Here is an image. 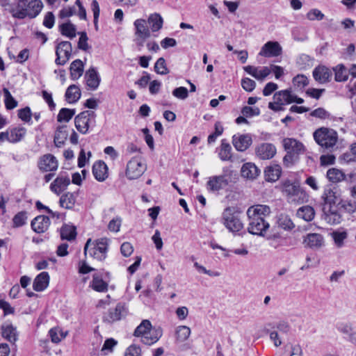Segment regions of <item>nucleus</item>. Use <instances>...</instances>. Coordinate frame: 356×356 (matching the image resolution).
Returning <instances> with one entry per match:
<instances>
[{
    "label": "nucleus",
    "mask_w": 356,
    "mask_h": 356,
    "mask_svg": "<svg viewBox=\"0 0 356 356\" xmlns=\"http://www.w3.org/2000/svg\"><path fill=\"white\" fill-rule=\"evenodd\" d=\"M110 240L108 238H101L92 243L88 238L84 246V254H88L91 257L103 261L106 259Z\"/></svg>",
    "instance_id": "obj_1"
},
{
    "label": "nucleus",
    "mask_w": 356,
    "mask_h": 356,
    "mask_svg": "<svg viewBox=\"0 0 356 356\" xmlns=\"http://www.w3.org/2000/svg\"><path fill=\"white\" fill-rule=\"evenodd\" d=\"M281 191L291 203H302L305 201L306 194L300 188L298 181L286 179L282 183Z\"/></svg>",
    "instance_id": "obj_2"
},
{
    "label": "nucleus",
    "mask_w": 356,
    "mask_h": 356,
    "mask_svg": "<svg viewBox=\"0 0 356 356\" xmlns=\"http://www.w3.org/2000/svg\"><path fill=\"white\" fill-rule=\"evenodd\" d=\"M152 323L149 320H143L136 328L134 335L141 337V341L147 345L156 343L161 336V332L152 330Z\"/></svg>",
    "instance_id": "obj_3"
},
{
    "label": "nucleus",
    "mask_w": 356,
    "mask_h": 356,
    "mask_svg": "<svg viewBox=\"0 0 356 356\" xmlns=\"http://www.w3.org/2000/svg\"><path fill=\"white\" fill-rule=\"evenodd\" d=\"M315 141L325 149H332L336 145L338 140V134L332 129L321 127L314 132Z\"/></svg>",
    "instance_id": "obj_4"
},
{
    "label": "nucleus",
    "mask_w": 356,
    "mask_h": 356,
    "mask_svg": "<svg viewBox=\"0 0 356 356\" xmlns=\"http://www.w3.org/2000/svg\"><path fill=\"white\" fill-rule=\"evenodd\" d=\"M222 221L225 227L232 232H238L243 228L240 213L235 207H227L222 212Z\"/></svg>",
    "instance_id": "obj_5"
},
{
    "label": "nucleus",
    "mask_w": 356,
    "mask_h": 356,
    "mask_svg": "<svg viewBox=\"0 0 356 356\" xmlns=\"http://www.w3.org/2000/svg\"><path fill=\"white\" fill-rule=\"evenodd\" d=\"M147 170V165L141 157H133L127 164L126 177L129 179H136L141 177Z\"/></svg>",
    "instance_id": "obj_6"
},
{
    "label": "nucleus",
    "mask_w": 356,
    "mask_h": 356,
    "mask_svg": "<svg viewBox=\"0 0 356 356\" xmlns=\"http://www.w3.org/2000/svg\"><path fill=\"white\" fill-rule=\"evenodd\" d=\"M96 114L92 111H85L80 113L74 118L76 129L82 134L88 133L90 126L95 123Z\"/></svg>",
    "instance_id": "obj_7"
},
{
    "label": "nucleus",
    "mask_w": 356,
    "mask_h": 356,
    "mask_svg": "<svg viewBox=\"0 0 356 356\" xmlns=\"http://www.w3.org/2000/svg\"><path fill=\"white\" fill-rule=\"evenodd\" d=\"M72 51V47L70 42L62 41L59 42L56 47V64L64 65L71 58Z\"/></svg>",
    "instance_id": "obj_8"
},
{
    "label": "nucleus",
    "mask_w": 356,
    "mask_h": 356,
    "mask_svg": "<svg viewBox=\"0 0 356 356\" xmlns=\"http://www.w3.org/2000/svg\"><path fill=\"white\" fill-rule=\"evenodd\" d=\"M270 213V208L264 204L251 206L246 211L248 220H256L261 222V220H266V218L268 217Z\"/></svg>",
    "instance_id": "obj_9"
},
{
    "label": "nucleus",
    "mask_w": 356,
    "mask_h": 356,
    "mask_svg": "<svg viewBox=\"0 0 356 356\" xmlns=\"http://www.w3.org/2000/svg\"><path fill=\"white\" fill-rule=\"evenodd\" d=\"M302 244L306 248L316 250L325 245L324 237L321 234L309 233L303 237Z\"/></svg>",
    "instance_id": "obj_10"
},
{
    "label": "nucleus",
    "mask_w": 356,
    "mask_h": 356,
    "mask_svg": "<svg viewBox=\"0 0 356 356\" xmlns=\"http://www.w3.org/2000/svg\"><path fill=\"white\" fill-rule=\"evenodd\" d=\"M229 183V180L226 175L212 176L207 183V188L210 192H218L225 189Z\"/></svg>",
    "instance_id": "obj_11"
},
{
    "label": "nucleus",
    "mask_w": 356,
    "mask_h": 356,
    "mask_svg": "<svg viewBox=\"0 0 356 356\" xmlns=\"http://www.w3.org/2000/svg\"><path fill=\"white\" fill-rule=\"evenodd\" d=\"M324 207H334L340 200L339 190L336 187L327 186L324 188L321 196Z\"/></svg>",
    "instance_id": "obj_12"
},
{
    "label": "nucleus",
    "mask_w": 356,
    "mask_h": 356,
    "mask_svg": "<svg viewBox=\"0 0 356 356\" xmlns=\"http://www.w3.org/2000/svg\"><path fill=\"white\" fill-rule=\"evenodd\" d=\"M38 167L42 172L56 171L58 169V163L54 155L47 154L39 159Z\"/></svg>",
    "instance_id": "obj_13"
},
{
    "label": "nucleus",
    "mask_w": 356,
    "mask_h": 356,
    "mask_svg": "<svg viewBox=\"0 0 356 356\" xmlns=\"http://www.w3.org/2000/svg\"><path fill=\"white\" fill-rule=\"evenodd\" d=\"M322 218L331 225L340 224L343 220L342 215L334 207H323Z\"/></svg>",
    "instance_id": "obj_14"
},
{
    "label": "nucleus",
    "mask_w": 356,
    "mask_h": 356,
    "mask_svg": "<svg viewBox=\"0 0 356 356\" xmlns=\"http://www.w3.org/2000/svg\"><path fill=\"white\" fill-rule=\"evenodd\" d=\"M282 144L286 152H289L298 156L305 152L303 144L294 138H286L283 140Z\"/></svg>",
    "instance_id": "obj_15"
},
{
    "label": "nucleus",
    "mask_w": 356,
    "mask_h": 356,
    "mask_svg": "<svg viewBox=\"0 0 356 356\" xmlns=\"http://www.w3.org/2000/svg\"><path fill=\"white\" fill-rule=\"evenodd\" d=\"M282 51V47L277 42L269 41L261 47L259 55L266 58L275 57L281 55Z\"/></svg>",
    "instance_id": "obj_16"
},
{
    "label": "nucleus",
    "mask_w": 356,
    "mask_h": 356,
    "mask_svg": "<svg viewBox=\"0 0 356 356\" xmlns=\"http://www.w3.org/2000/svg\"><path fill=\"white\" fill-rule=\"evenodd\" d=\"M252 143V137L249 134H235L232 136V144L238 152L245 151Z\"/></svg>",
    "instance_id": "obj_17"
},
{
    "label": "nucleus",
    "mask_w": 356,
    "mask_h": 356,
    "mask_svg": "<svg viewBox=\"0 0 356 356\" xmlns=\"http://www.w3.org/2000/svg\"><path fill=\"white\" fill-rule=\"evenodd\" d=\"M248 220V230L252 234L264 236L270 227L266 220H261V222L256 220Z\"/></svg>",
    "instance_id": "obj_18"
},
{
    "label": "nucleus",
    "mask_w": 356,
    "mask_h": 356,
    "mask_svg": "<svg viewBox=\"0 0 356 356\" xmlns=\"http://www.w3.org/2000/svg\"><path fill=\"white\" fill-rule=\"evenodd\" d=\"M127 310L124 303H118L115 308L111 309L108 314L104 316L106 321L114 322L120 320L127 315Z\"/></svg>",
    "instance_id": "obj_19"
},
{
    "label": "nucleus",
    "mask_w": 356,
    "mask_h": 356,
    "mask_svg": "<svg viewBox=\"0 0 356 356\" xmlns=\"http://www.w3.org/2000/svg\"><path fill=\"white\" fill-rule=\"evenodd\" d=\"M70 184V177L66 175L60 174L51 184L50 189L54 193L59 195L67 188Z\"/></svg>",
    "instance_id": "obj_20"
},
{
    "label": "nucleus",
    "mask_w": 356,
    "mask_h": 356,
    "mask_svg": "<svg viewBox=\"0 0 356 356\" xmlns=\"http://www.w3.org/2000/svg\"><path fill=\"white\" fill-rule=\"evenodd\" d=\"M243 70L245 72L259 81L264 80L271 73V70L266 66L262 67H257L252 65H247L243 67Z\"/></svg>",
    "instance_id": "obj_21"
},
{
    "label": "nucleus",
    "mask_w": 356,
    "mask_h": 356,
    "mask_svg": "<svg viewBox=\"0 0 356 356\" xmlns=\"http://www.w3.org/2000/svg\"><path fill=\"white\" fill-rule=\"evenodd\" d=\"M31 225L35 232L38 234L44 233L50 225L49 218L43 215L38 216L31 221Z\"/></svg>",
    "instance_id": "obj_22"
},
{
    "label": "nucleus",
    "mask_w": 356,
    "mask_h": 356,
    "mask_svg": "<svg viewBox=\"0 0 356 356\" xmlns=\"http://www.w3.org/2000/svg\"><path fill=\"white\" fill-rule=\"evenodd\" d=\"M256 154L261 159H270L276 154V148L271 143H262L257 147Z\"/></svg>",
    "instance_id": "obj_23"
},
{
    "label": "nucleus",
    "mask_w": 356,
    "mask_h": 356,
    "mask_svg": "<svg viewBox=\"0 0 356 356\" xmlns=\"http://www.w3.org/2000/svg\"><path fill=\"white\" fill-rule=\"evenodd\" d=\"M332 73V71L324 65H319L313 71L314 79L320 83H325L330 80Z\"/></svg>",
    "instance_id": "obj_24"
},
{
    "label": "nucleus",
    "mask_w": 356,
    "mask_h": 356,
    "mask_svg": "<svg viewBox=\"0 0 356 356\" xmlns=\"http://www.w3.org/2000/svg\"><path fill=\"white\" fill-rule=\"evenodd\" d=\"M43 3L41 0H26V17L31 19L36 17L41 12Z\"/></svg>",
    "instance_id": "obj_25"
},
{
    "label": "nucleus",
    "mask_w": 356,
    "mask_h": 356,
    "mask_svg": "<svg viewBox=\"0 0 356 356\" xmlns=\"http://www.w3.org/2000/svg\"><path fill=\"white\" fill-rule=\"evenodd\" d=\"M92 173L95 179L99 181H104L108 175L106 164L102 161L95 162L92 166Z\"/></svg>",
    "instance_id": "obj_26"
},
{
    "label": "nucleus",
    "mask_w": 356,
    "mask_h": 356,
    "mask_svg": "<svg viewBox=\"0 0 356 356\" xmlns=\"http://www.w3.org/2000/svg\"><path fill=\"white\" fill-rule=\"evenodd\" d=\"M70 128L67 125L58 127L56 130L54 142L57 147H62L69 135Z\"/></svg>",
    "instance_id": "obj_27"
},
{
    "label": "nucleus",
    "mask_w": 356,
    "mask_h": 356,
    "mask_svg": "<svg viewBox=\"0 0 356 356\" xmlns=\"http://www.w3.org/2000/svg\"><path fill=\"white\" fill-rule=\"evenodd\" d=\"M87 86L92 90H96L100 83V77L95 67H90L85 74Z\"/></svg>",
    "instance_id": "obj_28"
},
{
    "label": "nucleus",
    "mask_w": 356,
    "mask_h": 356,
    "mask_svg": "<svg viewBox=\"0 0 356 356\" xmlns=\"http://www.w3.org/2000/svg\"><path fill=\"white\" fill-rule=\"evenodd\" d=\"M49 283V273L47 272H42L35 278L33 288L35 291H42L48 286Z\"/></svg>",
    "instance_id": "obj_29"
},
{
    "label": "nucleus",
    "mask_w": 356,
    "mask_h": 356,
    "mask_svg": "<svg viewBox=\"0 0 356 356\" xmlns=\"http://www.w3.org/2000/svg\"><path fill=\"white\" fill-rule=\"evenodd\" d=\"M1 336L10 343H15L17 340L16 328L11 324L6 323L1 325Z\"/></svg>",
    "instance_id": "obj_30"
},
{
    "label": "nucleus",
    "mask_w": 356,
    "mask_h": 356,
    "mask_svg": "<svg viewBox=\"0 0 356 356\" xmlns=\"http://www.w3.org/2000/svg\"><path fill=\"white\" fill-rule=\"evenodd\" d=\"M134 25L135 26V34L141 39H147L150 37V31L147 27V22L143 19H136Z\"/></svg>",
    "instance_id": "obj_31"
},
{
    "label": "nucleus",
    "mask_w": 356,
    "mask_h": 356,
    "mask_svg": "<svg viewBox=\"0 0 356 356\" xmlns=\"http://www.w3.org/2000/svg\"><path fill=\"white\" fill-rule=\"evenodd\" d=\"M259 172L260 170L252 163H246L241 168V175L247 179H254L259 175Z\"/></svg>",
    "instance_id": "obj_32"
},
{
    "label": "nucleus",
    "mask_w": 356,
    "mask_h": 356,
    "mask_svg": "<svg viewBox=\"0 0 356 356\" xmlns=\"http://www.w3.org/2000/svg\"><path fill=\"white\" fill-rule=\"evenodd\" d=\"M292 98L293 94L291 90L289 89L276 92L273 95V100L283 105L293 103Z\"/></svg>",
    "instance_id": "obj_33"
},
{
    "label": "nucleus",
    "mask_w": 356,
    "mask_h": 356,
    "mask_svg": "<svg viewBox=\"0 0 356 356\" xmlns=\"http://www.w3.org/2000/svg\"><path fill=\"white\" fill-rule=\"evenodd\" d=\"M282 172L281 167L279 165L268 166L265 171V177L267 181H276L280 177Z\"/></svg>",
    "instance_id": "obj_34"
},
{
    "label": "nucleus",
    "mask_w": 356,
    "mask_h": 356,
    "mask_svg": "<svg viewBox=\"0 0 356 356\" xmlns=\"http://www.w3.org/2000/svg\"><path fill=\"white\" fill-rule=\"evenodd\" d=\"M26 0H18L15 7L10 10L13 17L17 19H22L26 17Z\"/></svg>",
    "instance_id": "obj_35"
},
{
    "label": "nucleus",
    "mask_w": 356,
    "mask_h": 356,
    "mask_svg": "<svg viewBox=\"0 0 356 356\" xmlns=\"http://www.w3.org/2000/svg\"><path fill=\"white\" fill-rule=\"evenodd\" d=\"M81 97V90L76 85L70 86L65 92L66 101L70 104L76 102Z\"/></svg>",
    "instance_id": "obj_36"
},
{
    "label": "nucleus",
    "mask_w": 356,
    "mask_h": 356,
    "mask_svg": "<svg viewBox=\"0 0 356 356\" xmlns=\"http://www.w3.org/2000/svg\"><path fill=\"white\" fill-rule=\"evenodd\" d=\"M70 76L73 80L79 79L83 72V63L80 59L74 60L70 67Z\"/></svg>",
    "instance_id": "obj_37"
},
{
    "label": "nucleus",
    "mask_w": 356,
    "mask_h": 356,
    "mask_svg": "<svg viewBox=\"0 0 356 356\" xmlns=\"http://www.w3.org/2000/svg\"><path fill=\"white\" fill-rule=\"evenodd\" d=\"M296 215L298 218L309 222L314 219L315 211L313 207L307 205L300 207L297 210Z\"/></svg>",
    "instance_id": "obj_38"
},
{
    "label": "nucleus",
    "mask_w": 356,
    "mask_h": 356,
    "mask_svg": "<svg viewBox=\"0 0 356 356\" xmlns=\"http://www.w3.org/2000/svg\"><path fill=\"white\" fill-rule=\"evenodd\" d=\"M9 142L15 143L19 142L25 136L26 129L24 127H15L8 131Z\"/></svg>",
    "instance_id": "obj_39"
},
{
    "label": "nucleus",
    "mask_w": 356,
    "mask_h": 356,
    "mask_svg": "<svg viewBox=\"0 0 356 356\" xmlns=\"http://www.w3.org/2000/svg\"><path fill=\"white\" fill-rule=\"evenodd\" d=\"M76 236V227L70 225H64L60 228V238L69 241L75 239Z\"/></svg>",
    "instance_id": "obj_40"
},
{
    "label": "nucleus",
    "mask_w": 356,
    "mask_h": 356,
    "mask_svg": "<svg viewBox=\"0 0 356 356\" xmlns=\"http://www.w3.org/2000/svg\"><path fill=\"white\" fill-rule=\"evenodd\" d=\"M218 156L222 161H230L232 159V147L225 139L221 140Z\"/></svg>",
    "instance_id": "obj_41"
},
{
    "label": "nucleus",
    "mask_w": 356,
    "mask_h": 356,
    "mask_svg": "<svg viewBox=\"0 0 356 356\" xmlns=\"http://www.w3.org/2000/svg\"><path fill=\"white\" fill-rule=\"evenodd\" d=\"M108 284L98 274L93 275L91 282L92 289L98 292H106L108 290Z\"/></svg>",
    "instance_id": "obj_42"
},
{
    "label": "nucleus",
    "mask_w": 356,
    "mask_h": 356,
    "mask_svg": "<svg viewBox=\"0 0 356 356\" xmlns=\"http://www.w3.org/2000/svg\"><path fill=\"white\" fill-rule=\"evenodd\" d=\"M277 226L284 230H291L294 228L295 225L291 218L286 214H280L277 216Z\"/></svg>",
    "instance_id": "obj_43"
},
{
    "label": "nucleus",
    "mask_w": 356,
    "mask_h": 356,
    "mask_svg": "<svg viewBox=\"0 0 356 356\" xmlns=\"http://www.w3.org/2000/svg\"><path fill=\"white\" fill-rule=\"evenodd\" d=\"M326 176L328 180L332 183L341 181L346 177L345 174L341 170L335 168L329 169L327 172Z\"/></svg>",
    "instance_id": "obj_44"
},
{
    "label": "nucleus",
    "mask_w": 356,
    "mask_h": 356,
    "mask_svg": "<svg viewBox=\"0 0 356 356\" xmlns=\"http://www.w3.org/2000/svg\"><path fill=\"white\" fill-rule=\"evenodd\" d=\"M76 196L72 193H67L60 198V206L66 209H72L75 204Z\"/></svg>",
    "instance_id": "obj_45"
},
{
    "label": "nucleus",
    "mask_w": 356,
    "mask_h": 356,
    "mask_svg": "<svg viewBox=\"0 0 356 356\" xmlns=\"http://www.w3.org/2000/svg\"><path fill=\"white\" fill-rule=\"evenodd\" d=\"M59 30L61 34L64 36L72 39L76 37V26L70 22L62 24L59 26Z\"/></svg>",
    "instance_id": "obj_46"
},
{
    "label": "nucleus",
    "mask_w": 356,
    "mask_h": 356,
    "mask_svg": "<svg viewBox=\"0 0 356 356\" xmlns=\"http://www.w3.org/2000/svg\"><path fill=\"white\" fill-rule=\"evenodd\" d=\"M148 23L150 25L152 31L155 32L162 28L163 20L159 14L154 13L149 15L148 18Z\"/></svg>",
    "instance_id": "obj_47"
},
{
    "label": "nucleus",
    "mask_w": 356,
    "mask_h": 356,
    "mask_svg": "<svg viewBox=\"0 0 356 356\" xmlns=\"http://www.w3.org/2000/svg\"><path fill=\"white\" fill-rule=\"evenodd\" d=\"M330 235L337 248H341L343 247L344 241L348 237V233L346 231H334Z\"/></svg>",
    "instance_id": "obj_48"
},
{
    "label": "nucleus",
    "mask_w": 356,
    "mask_h": 356,
    "mask_svg": "<svg viewBox=\"0 0 356 356\" xmlns=\"http://www.w3.org/2000/svg\"><path fill=\"white\" fill-rule=\"evenodd\" d=\"M191 334V329L186 325H179L176 328L175 335L177 340L180 342L186 341Z\"/></svg>",
    "instance_id": "obj_49"
},
{
    "label": "nucleus",
    "mask_w": 356,
    "mask_h": 356,
    "mask_svg": "<svg viewBox=\"0 0 356 356\" xmlns=\"http://www.w3.org/2000/svg\"><path fill=\"white\" fill-rule=\"evenodd\" d=\"M75 114L74 109L63 108L60 110L58 115L57 120L60 122H69Z\"/></svg>",
    "instance_id": "obj_50"
},
{
    "label": "nucleus",
    "mask_w": 356,
    "mask_h": 356,
    "mask_svg": "<svg viewBox=\"0 0 356 356\" xmlns=\"http://www.w3.org/2000/svg\"><path fill=\"white\" fill-rule=\"evenodd\" d=\"M335 72V81L338 82L345 81L348 79L346 69L343 65H338L333 69Z\"/></svg>",
    "instance_id": "obj_51"
},
{
    "label": "nucleus",
    "mask_w": 356,
    "mask_h": 356,
    "mask_svg": "<svg viewBox=\"0 0 356 356\" xmlns=\"http://www.w3.org/2000/svg\"><path fill=\"white\" fill-rule=\"evenodd\" d=\"M3 94L5 96V106L8 110H12L17 106V102L13 98L10 91L7 88H3Z\"/></svg>",
    "instance_id": "obj_52"
},
{
    "label": "nucleus",
    "mask_w": 356,
    "mask_h": 356,
    "mask_svg": "<svg viewBox=\"0 0 356 356\" xmlns=\"http://www.w3.org/2000/svg\"><path fill=\"white\" fill-rule=\"evenodd\" d=\"M27 220V213L26 211H20L17 213L13 218L14 227H22L26 224Z\"/></svg>",
    "instance_id": "obj_53"
},
{
    "label": "nucleus",
    "mask_w": 356,
    "mask_h": 356,
    "mask_svg": "<svg viewBox=\"0 0 356 356\" xmlns=\"http://www.w3.org/2000/svg\"><path fill=\"white\" fill-rule=\"evenodd\" d=\"M154 70L157 74L162 75L169 73V70L165 64V60L163 58H159L156 60L154 65Z\"/></svg>",
    "instance_id": "obj_54"
},
{
    "label": "nucleus",
    "mask_w": 356,
    "mask_h": 356,
    "mask_svg": "<svg viewBox=\"0 0 356 356\" xmlns=\"http://www.w3.org/2000/svg\"><path fill=\"white\" fill-rule=\"evenodd\" d=\"M324 17V14L317 8L311 9L306 15L307 19L309 21H321Z\"/></svg>",
    "instance_id": "obj_55"
},
{
    "label": "nucleus",
    "mask_w": 356,
    "mask_h": 356,
    "mask_svg": "<svg viewBox=\"0 0 356 356\" xmlns=\"http://www.w3.org/2000/svg\"><path fill=\"white\" fill-rule=\"evenodd\" d=\"M310 115L321 120L330 119L331 117L330 113L323 108H318L312 111Z\"/></svg>",
    "instance_id": "obj_56"
},
{
    "label": "nucleus",
    "mask_w": 356,
    "mask_h": 356,
    "mask_svg": "<svg viewBox=\"0 0 356 356\" xmlns=\"http://www.w3.org/2000/svg\"><path fill=\"white\" fill-rule=\"evenodd\" d=\"M293 83L295 86L302 88L308 85L309 81L306 76L298 74L293 79Z\"/></svg>",
    "instance_id": "obj_57"
},
{
    "label": "nucleus",
    "mask_w": 356,
    "mask_h": 356,
    "mask_svg": "<svg viewBox=\"0 0 356 356\" xmlns=\"http://www.w3.org/2000/svg\"><path fill=\"white\" fill-rule=\"evenodd\" d=\"M296 63L300 69H305L311 65V58L307 54H301L298 56Z\"/></svg>",
    "instance_id": "obj_58"
},
{
    "label": "nucleus",
    "mask_w": 356,
    "mask_h": 356,
    "mask_svg": "<svg viewBox=\"0 0 356 356\" xmlns=\"http://www.w3.org/2000/svg\"><path fill=\"white\" fill-rule=\"evenodd\" d=\"M241 86L247 92H252L256 87V82L250 78L245 77L241 79Z\"/></svg>",
    "instance_id": "obj_59"
},
{
    "label": "nucleus",
    "mask_w": 356,
    "mask_h": 356,
    "mask_svg": "<svg viewBox=\"0 0 356 356\" xmlns=\"http://www.w3.org/2000/svg\"><path fill=\"white\" fill-rule=\"evenodd\" d=\"M172 95L180 99H185L188 96V90L185 87H178L174 89L172 91Z\"/></svg>",
    "instance_id": "obj_60"
},
{
    "label": "nucleus",
    "mask_w": 356,
    "mask_h": 356,
    "mask_svg": "<svg viewBox=\"0 0 356 356\" xmlns=\"http://www.w3.org/2000/svg\"><path fill=\"white\" fill-rule=\"evenodd\" d=\"M18 117L24 122H29L31 120V111L29 107H25L18 111Z\"/></svg>",
    "instance_id": "obj_61"
},
{
    "label": "nucleus",
    "mask_w": 356,
    "mask_h": 356,
    "mask_svg": "<svg viewBox=\"0 0 356 356\" xmlns=\"http://www.w3.org/2000/svg\"><path fill=\"white\" fill-rule=\"evenodd\" d=\"M241 113L244 116L248 118L259 115L260 110L257 107L252 108L245 106L242 108Z\"/></svg>",
    "instance_id": "obj_62"
},
{
    "label": "nucleus",
    "mask_w": 356,
    "mask_h": 356,
    "mask_svg": "<svg viewBox=\"0 0 356 356\" xmlns=\"http://www.w3.org/2000/svg\"><path fill=\"white\" fill-rule=\"evenodd\" d=\"M122 223V219L120 217H116L113 219H112L108 225V229L111 232H118L120 231V228Z\"/></svg>",
    "instance_id": "obj_63"
},
{
    "label": "nucleus",
    "mask_w": 356,
    "mask_h": 356,
    "mask_svg": "<svg viewBox=\"0 0 356 356\" xmlns=\"http://www.w3.org/2000/svg\"><path fill=\"white\" fill-rule=\"evenodd\" d=\"M125 356H141V349L136 345H131L127 348Z\"/></svg>",
    "instance_id": "obj_64"
}]
</instances>
